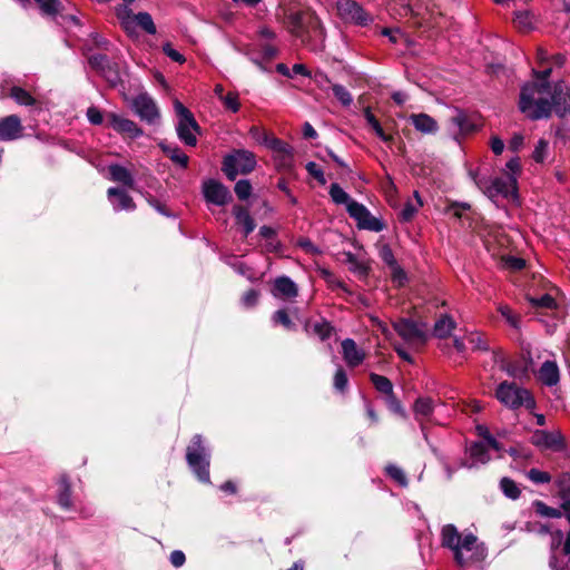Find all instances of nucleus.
Masks as SVG:
<instances>
[{
    "mask_svg": "<svg viewBox=\"0 0 570 570\" xmlns=\"http://www.w3.org/2000/svg\"><path fill=\"white\" fill-rule=\"evenodd\" d=\"M234 191L239 200H247L252 195L253 187L248 179H240L235 184Z\"/></svg>",
    "mask_w": 570,
    "mask_h": 570,
    "instance_id": "48",
    "label": "nucleus"
},
{
    "mask_svg": "<svg viewBox=\"0 0 570 570\" xmlns=\"http://www.w3.org/2000/svg\"><path fill=\"white\" fill-rule=\"evenodd\" d=\"M311 78L322 90H326L331 85V79L324 71L317 70Z\"/></svg>",
    "mask_w": 570,
    "mask_h": 570,
    "instance_id": "62",
    "label": "nucleus"
},
{
    "mask_svg": "<svg viewBox=\"0 0 570 570\" xmlns=\"http://www.w3.org/2000/svg\"><path fill=\"white\" fill-rule=\"evenodd\" d=\"M265 147L268 148L269 150H272L274 155L286 154V153L288 154V150L294 149L289 144L283 141L282 139H279L273 135L268 139V142Z\"/></svg>",
    "mask_w": 570,
    "mask_h": 570,
    "instance_id": "45",
    "label": "nucleus"
},
{
    "mask_svg": "<svg viewBox=\"0 0 570 570\" xmlns=\"http://www.w3.org/2000/svg\"><path fill=\"white\" fill-rule=\"evenodd\" d=\"M468 452H469L471 462L462 461L460 463L459 468L472 469V468L478 466L479 464L488 463L491 459V456L489 454V450L482 441L472 443L470 445Z\"/></svg>",
    "mask_w": 570,
    "mask_h": 570,
    "instance_id": "23",
    "label": "nucleus"
},
{
    "mask_svg": "<svg viewBox=\"0 0 570 570\" xmlns=\"http://www.w3.org/2000/svg\"><path fill=\"white\" fill-rule=\"evenodd\" d=\"M110 179L112 181L122 184L128 188H134L135 179L132 174L124 166L119 164H111L108 167Z\"/></svg>",
    "mask_w": 570,
    "mask_h": 570,
    "instance_id": "30",
    "label": "nucleus"
},
{
    "mask_svg": "<svg viewBox=\"0 0 570 570\" xmlns=\"http://www.w3.org/2000/svg\"><path fill=\"white\" fill-rule=\"evenodd\" d=\"M436 401L430 396H419L413 403L414 419L419 422L420 429L425 440L428 434L425 431V421H429L434 412Z\"/></svg>",
    "mask_w": 570,
    "mask_h": 570,
    "instance_id": "17",
    "label": "nucleus"
},
{
    "mask_svg": "<svg viewBox=\"0 0 570 570\" xmlns=\"http://www.w3.org/2000/svg\"><path fill=\"white\" fill-rule=\"evenodd\" d=\"M58 504L62 508V509H70L72 503H71V488H70V483H69V480L67 476H62L60 479V491H59V494H58Z\"/></svg>",
    "mask_w": 570,
    "mask_h": 570,
    "instance_id": "34",
    "label": "nucleus"
},
{
    "mask_svg": "<svg viewBox=\"0 0 570 570\" xmlns=\"http://www.w3.org/2000/svg\"><path fill=\"white\" fill-rule=\"evenodd\" d=\"M258 297H259V292L252 288L243 295L242 303L246 307H253L257 304Z\"/></svg>",
    "mask_w": 570,
    "mask_h": 570,
    "instance_id": "63",
    "label": "nucleus"
},
{
    "mask_svg": "<svg viewBox=\"0 0 570 570\" xmlns=\"http://www.w3.org/2000/svg\"><path fill=\"white\" fill-rule=\"evenodd\" d=\"M498 312L501 314V316L507 321V323L513 327L519 328L520 326V318L518 315H515L512 309L504 304L499 305Z\"/></svg>",
    "mask_w": 570,
    "mask_h": 570,
    "instance_id": "50",
    "label": "nucleus"
},
{
    "mask_svg": "<svg viewBox=\"0 0 570 570\" xmlns=\"http://www.w3.org/2000/svg\"><path fill=\"white\" fill-rule=\"evenodd\" d=\"M538 377L546 386H556L560 381V371L557 362L544 361L539 368Z\"/></svg>",
    "mask_w": 570,
    "mask_h": 570,
    "instance_id": "25",
    "label": "nucleus"
},
{
    "mask_svg": "<svg viewBox=\"0 0 570 570\" xmlns=\"http://www.w3.org/2000/svg\"><path fill=\"white\" fill-rule=\"evenodd\" d=\"M328 194L336 205H345L347 207L354 200L337 183H333L330 186Z\"/></svg>",
    "mask_w": 570,
    "mask_h": 570,
    "instance_id": "35",
    "label": "nucleus"
},
{
    "mask_svg": "<svg viewBox=\"0 0 570 570\" xmlns=\"http://www.w3.org/2000/svg\"><path fill=\"white\" fill-rule=\"evenodd\" d=\"M533 507L535 512L546 518L558 519L562 517V511L557 508L549 507L543 501H534Z\"/></svg>",
    "mask_w": 570,
    "mask_h": 570,
    "instance_id": "42",
    "label": "nucleus"
},
{
    "mask_svg": "<svg viewBox=\"0 0 570 570\" xmlns=\"http://www.w3.org/2000/svg\"><path fill=\"white\" fill-rule=\"evenodd\" d=\"M470 175L479 189L490 199H494L499 196L509 198L517 195V177L513 175L495 177L493 179L473 171H470Z\"/></svg>",
    "mask_w": 570,
    "mask_h": 570,
    "instance_id": "4",
    "label": "nucleus"
},
{
    "mask_svg": "<svg viewBox=\"0 0 570 570\" xmlns=\"http://www.w3.org/2000/svg\"><path fill=\"white\" fill-rule=\"evenodd\" d=\"M346 262L351 265V269L358 272L360 274H366L367 267L360 262L356 256L352 253H346Z\"/></svg>",
    "mask_w": 570,
    "mask_h": 570,
    "instance_id": "61",
    "label": "nucleus"
},
{
    "mask_svg": "<svg viewBox=\"0 0 570 570\" xmlns=\"http://www.w3.org/2000/svg\"><path fill=\"white\" fill-rule=\"evenodd\" d=\"M304 331L308 336H316L322 342L328 340L334 333V326L325 318L306 320L304 322Z\"/></svg>",
    "mask_w": 570,
    "mask_h": 570,
    "instance_id": "21",
    "label": "nucleus"
},
{
    "mask_svg": "<svg viewBox=\"0 0 570 570\" xmlns=\"http://www.w3.org/2000/svg\"><path fill=\"white\" fill-rule=\"evenodd\" d=\"M440 538L441 546L452 552L453 560L460 568L481 563L488 557L484 542L470 531L460 532L452 523L442 527Z\"/></svg>",
    "mask_w": 570,
    "mask_h": 570,
    "instance_id": "1",
    "label": "nucleus"
},
{
    "mask_svg": "<svg viewBox=\"0 0 570 570\" xmlns=\"http://www.w3.org/2000/svg\"><path fill=\"white\" fill-rule=\"evenodd\" d=\"M118 18L121 27L129 36L135 35L137 27H140L148 35H155L157 32L154 20L148 12L134 14L132 11L125 6L122 11L118 13Z\"/></svg>",
    "mask_w": 570,
    "mask_h": 570,
    "instance_id": "10",
    "label": "nucleus"
},
{
    "mask_svg": "<svg viewBox=\"0 0 570 570\" xmlns=\"http://www.w3.org/2000/svg\"><path fill=\"white\" fill-rule=\"evenodd\" d=\"M186 461L189 469L200 482L209 483L210 450L204 444L200 434H195L186 449Z\"/></svg>",
    "mask_w": 570,
    "mask_h": 570,
    "instance_id": "3",
    "label": "nucleus"
},
{
    "mask_svg": "<svg viewBox=\"0 0 570 570\" xmlns=\"http://www.w3.org/2000/svg\"><path fill=\"white\" fill-rule=\"evenodd\" d=\"M528 479L535 484H546L551 481L550 473L539 469H530L527 473Z\"/></svg>",
    "mask_w": 570,
    "mask_h": 570,
    "instance_id": "52",
    "label": "nucleus"
},
{
    "mask_svg": "<svg viewBox=\"0 0 570 570\" xmlns=\"http://www.w3.org/2000/svg\"><path fill=\"white\" fill-rule=\"evenodd\" d=\"M289 32L301 39L302 41H305L306 37V28H307V20H305L304 12L303 11H294L289 12L286 17Z\"/></svg>",
    "mask_w": 570,
    "mask_h": 570,
    "instance_id": "26",
    "label": "nucleus"
},
{
    "mask_svg": "<svg viewBox=\"0 0 570 570\" xmlns=\"http://www.w3.org/2000/svg\"><path fill=\"white\" fill-rule=\"evenodd\" d=\"M272 294L277 298L292 299L298 295V287L292 278L283 275L275 278Z\"/></svg>",
    "mask_w": 570,
    "mask_h": 570,
    "instance_id": "22",
    "label": "nucleus"
},
{
    "mask_svg": "<svg viewBox=\"0 0 570 570\" xmlns=\"http://www.w3.org/2000/svg\"><path fill=\"white\" fill-rule=\"evenodd\" d=\"M274 161L277 170L292 171L294 168V149L288 150V154L274 155Z\"/></svg>",
    "mask_w": 570,
    "mask_h": 570,
    "instance_id": "38",
    "label": "nucleus"
},
{
    "mask_svg": "<svg viewBox=\"0 0 570 570\" xmlns=\"http://www.w3.org/2000/svg\"><path fill=\"white\" fill-rule=\"evenodd\" d=\"M233 215L236 219V224L243 227L244 237H247L250 233L254 232L256 223L247 208L240 205H235L233 207Z\"/></svg>",
    "mask_w": 570,
    "mask_h": 570,
    "instance_id": "28",
    "label": "nucleus"
},
{
    "mask_svg": "<svg viewBox=\"0 0 570 570\" xmlns=\"http://www.w3.org/2000/svg\"><path fill=\"white\" fill-rule=\"evenodd\" d=\"M109 126L121 135H126L131 139L139 138L144 135L142 129L132 120L110 112L108 115Z\"/></svg>",
    "mask_w": 570,
    "mask_h": 570,
    "instance_id": "18",
    "label": "nucleus"
},
{
    "mask_svg": "<svg viewBox=\"0 0 570 570\" xmlns=\"http://www.w3.org/2000/svg\"><path fill=\"white\" fill-rule=\"evenodd\" d=\"M529 303L533 307H541V308H549L553 309L557 308V302L550 294H543L541 297H529Z\"/></svg>",
    "mask_w": 570,
    "mask_h": 570,
    "instance_id": "47",
    "label": "nucleus"
},
{
    "mask_svg": "<svg viewBox=\"0 0 570 570\" xmlns=\"http://www.w3.org/2000/svg\"><path fill=\"white\" fill-rule=\"evenodd\" d=\"M132 109L140 120L149 125L158 122L160 118L159 109L154 99L148 94H140L132 100Z\"/></svg>",
    "mask_w": 570,
    "mask_h": 570,
    "instance_id": "15",
    "label": "nucleus"
},
{
    "mask_svg": "<svg viewBox=\"0 0 570 570\" xmlns=\"http://www.w3.org/2000/svg\"><path fill=\"white\" fill-rule=\"evenodd\" d=\"M409 119L414 128L422 134L431 135L439 130L436 120L428 114H413Z\"/></svg>",
    "mask_w": 570,
    "mask_h": 570,
    "instance_id": "27",
    "label": "nucleus"
},
{
    "mask_svg": "<svg viewBox=\"0 0 570 570\" xmlns=\"http://www.w3.org/2000/svg\"><path fill=\"white\" fill-rule=\"evenodd\" d=\"M107 196L115 212H132L136 209V204L132 197L129 196V194L124 189H120L118 187H110L107 190Z\"/></svg>",
    "mask_w": 570,
    "mask_h": 570,
    "instance_id": "20",
    "label": "nucleus"
},
{
    "mask_svg": "<svg viewBox=\"0 0 570 570\" xmlns=\"http://www.w3.org/2000/svg\"><path fill=\"white\" fill-rule=\"evenodd\" d=\"M455 327L456 323L453 317L449 314H442L434 323L432 335L436 338H446Z\"/></svg>",
    "mask_w": 570,
    "mask_h": 570,
    "instance_id": "29",
    "label": "nucleus"
},
{
    "mask_svg": "<svg viewBox=\"0 0 570 570\" xmlns=\"http://www.w3.org/2000/svg\"><path fill=\"white\" fill-rule=\"evenodd\" d=\"M393 330L409 345L421 347L430 338L428 324L410 317H401L392 323Z\"/></svg>",
    "mask_w": 570,
    "mask_h": 570,
    "instance_id": "7",
    "label": "nucleus"
},
{
    "mask_svg": "<svg viewBox=\"0 0 570 570\" xmlns=\"http://www.w3.org/2000/svg\"><path fill=\"white\" fill-rule=\"evenodd\" d=\"M87 119L91 125L99 126L104 122V116L99 108L91 106L86 112Z\"/></svg>",
    "mask_w": 570,
    "mask_h": 570,
    "instance_id": "58",
    "label": "nucleus"
},
{
    "mask_svg": "<svg viewBox=\"0 0 570 570\" xmlns=\"http://www.w3.org/2000/svg\"><path fill=\"white\" fill-rule=\"evenodd\" d=\"M561 500L560 509L562 510V515H564L566 520L570 524V495H558Z\"/></svg>",
    "mask_w": 570,
    "mask_h": 570,
    "instance_id": "64",
    "label": "nucleus"
},
{
    "mask_svg": "<svg viewBox=\"0 0 570 570\" xmlns=\"http://www.w3.org/2000/svg\"><path fill=\"white\" fill-rule=\"evenodd\" d=\"M202 193L207 203L216 206H225L233 200L228 187L213 178L203 181Z\"/></svg>",
    "mask_w": 570,
    "mask_h": 570,
    "instance_id": "14",
    "label": "nucleus"
},
{
    "mask_svg": "<svg viewBox=\"0 0 570 570\" xmlns=\"http://www.w3.org/2000/svg\"><path fill=\"white\" fill-rule=\"evenodd\" d=\"M342 354L345 363L350 367H356L365 360V353L358 348L353 338H345L341 343Z\"/></svg>",
    "mask_w": 570,
    "mask_h": 570,
    "instance_id": "24",
    "label": "nucleus"
},
{
    "mask_svg": "<svg viewBox=\"0 0 570 570\" xmlns=\"http://www.w3.org/2000/svg\"><path fill=\"white\" fill-rule=\"evenodd\" d=\"M163 51L168 58H170L175 62L183 63L186 60L185 57L179 51L173 48L170 42H166L163 45Z\"/></svg>",
    "mask_w": 570,
    "mask_h": 570,
    "instance_id": "60",
    "label": "nucleus"
},
{
    "mask_svg": "<svg viewBox=\"0 0 570 570\" xmlns=\"http://www.w3.org/2000/svg\"><path fill=\"white\" fill-rule=\"evenodd\" d=\"M532 14L529 11H517L514 17V23L522 31L532 29Z\"/></svg>",
    "mask_w": 570,
    "mask_h": 570,
    "instance_id": "49",
    "label": "nucleus"
},
{
    "mask_svg": "<svg viewBox=\"0 0 570 570\" xmlns=\"http://www.w3.org/2000/svg\"><path fill=\"white\" fill-rule=\"evenodd\" d=\"M386 474L393 479L397 484L405 488L407 487V479L404 471L395 464H389L385 468Z\"/></svg>",
    "mask_w": 570,
    "mask_h": 570,
    "instance_id": "46",
    "label": "nucleus"
},
{
    "mask_svg": "<svg viewBox=\"0 0 570 570\" xmlns=\"http://www.w3.org/2000/svg\"><path fill=\"white\" fill-rule=\"evenodd\" d=\"M257 165L254 153L246 149H234L224 156L222 170L230 181L238 175L250 174Z\"/></svg>",
    "mask_w": 570,
    "mask_h": 570,
    "instance_id": "6",
    "label": "nucleus"
},
{
    "mask_svg": "<svg viewBox=\"0 0 570 570\" xmlns=\"http://www.w3.org/2000/svg\"><path fill=\"white\" fill-rule=\"evenodd\" d=\"M500 489L503 494L511 500H517L521 494V490L517 482L508 476L501 479Z\"/></svg>",
    "mask_w": 570,
    "mask_h": 570,
    "instance_id": "37",
    "label": "nucleus"
},
{
    "mask_svg": "<svg viewBox=\"0 0 570 570\" xmlns=\"http://www.w3.org/2000/svg\"><path fill=\"white\" fill-rule=\"evenodd\" d=\"M306 37L304 43H306L311 50L313 51H322L324 49L325 42V28L320 20V18L315 14H312L307 19V28H306Z\"/></svg>",
    "mask_w": 570,
    "mask_h": 570,
    "instance_id": "16",
    "label": "nucleus"
},
{
    "mask_svg": "<svg viewBox=\"0 0 570 570\" xmlns=\"http://www.w3.org/2000/svg\"><path fill=\"white\" fill-rule=\"evenodd\" d=\"M532 72H533L534 78L537 79V81H534V82L535 83H540V85H544V91L549 92V89L552 87V85L549 81V78L551 76L552 69L551 68H546V69H543L541 71H538V70L533 69Z\"/></svg>",
    "mask_w": 570,
    "mask_h": 570,
    "instance_id": "56",
    "label": "nucleus"
},
{
    "mask_svg": "<svg viewBox=\"0 0 570 570\" xmlns=\"http://www.w3.org/2000/svg\"><path fill=\"white\" fill-rule=\"evenodd\" d=\"M272 322H273L274 325H282V326H284L287 331H295L296 330V325L289 318L286 309H284V308L277 309L273 314Z\"/></svg>",
    "mask_w": 570,
    "mask_h": 570,
    "instance_id": "43",
    "label": "nucleus"
},
{
    "mask_svg": "<svg viewBox=\"0 0 570 570\" xmlns=\"http://www.w3.org/2000/svg\"><path fill=\"white\" fill-rule=\"evenodd\" d=\"M226 109L237 112L240 108L239 98L237 92H228L220 99Z\"/></svg>",
    "mask_w": 570,
    "mask_h": 570,
    "instance_id": "55",
    "label": "nucleus"
},
{
    "mask_svg": "<svg viewBox=\"0 0 570 570\" xmlns=\"http://www.w3.org/2000/svg\"><path fill=\"white\" fill-rule=\"evenodd\" d=\"M336 9L340 17L350 23L366 27L372 21V16L355 0H338Z\"/></svg>",
    "mask_w": 570,
    "mask_h": 570,
    "instance_id": "11",
    "label": "nucleus"
},
{
    "mask_svg": "<svg viewBox=\"0 0 570 570\" xmlns=\"http://www.w3.org/2000/svg\"><path fill=\"white\" fill-rule=\"evenodd\" d=\"M174 107L178 116V122L176 125L178 138L186 146L195 147L197 145V137L195 132H199V125L189 109H187L180 101L176 100Z\"/></svg>",
    "mask_w": 570,
    "mask_h": 570,
    "instance_id": "8",
    "label": "nucleus"
},
{
    "mask_svg": "<svg viewBox=\"0 0 570 570\" xmlns=\"http://www.w3.org/2000/svg\"><path fill=\"white\" fill-rule=\"evenodd\" d=\"M364 118L366 122L371 126V128L374 130L376 136L382 139L383 141H389L391 138L384 132L380 121L376 119V117L371 111L370 107H366L364 109Z\"/></svg>",
    "mask_w": 570,
    "mask_h": 570,
    "instance_id": "39",
    "label": "nucleus"
},
{
    "mask_svg": "<svg viewBox=\"0 0 570 570\" xmlns=\"http://www.w3.org/2000/svg\"><path fill=\"white\" fill-rule=\"evenodd\" d=\"M87 60L89 67L101 76L110 87L116 88L122 85V72L118 62L102 53L88 55Z\"/></svg>",
    "mask_w": 570,
    "mask_h": 570,
    "instance_id": "9",
    "label": "nucleus"
},
{
    "mask_svg": "<svg viewBox=\"0 0 570 570\" xmlns=\"http://www.w3.org/2000/svg\"><path fill=\"white\" fill-rule=\"evenodd\" d=\"M346 210L350 217L356 220L360 229L382 232L385 228V225L381 219L374 217L363 204L356 200L350 203Z\"/></svg>",
    "mask_w": 570,
    "mask_h": 570,
    "instance_id": "12",
    "label": "nucleus"
},
{
    "mask_svg": "<svg viewBox=\"0 0 570 570\" xmlns=\"http://www.w3.org/2000/svg\"><path fill=\"white\" fill-rule=\"evenodd\" d=\"M370 380L379 392L386 395L393 393V384L387 377L376 373H371Z\"/></svg>",
    "mask_w": 570,
    "mask_h": 570,
    "instance_id": "40",
    "label": "nucleus"
},
{
    "mask_svg": "<svg viewBox=\"0 0 570 570\" xmlns=\"http://www.w3.org/2000/svg\"><path fill=\"white\" fill-rule=\"evenodd\" d=\"M41 13L46 17L56 18L62 10L60 0H33Z\"/></svg>",
    "mask_w": 570,
    "mask_h": 570,
    "instance_id": "33",
    "label": "nucleus"
},
{
    "mask_svg": "<svg viewBox=\"0 0 570 570\" xmlns=\"http://www.w3.org/2000/svg\"><path fill=\"white\" fill-rule=\"evenodd\" d=\"M248 132L254 140L264 146L267 145L268 139L272 137L269 132L258 126H252Z\"/></svg>",
    "mask_w": 570,
    "mask_h": 570,
    "instance_id": "54",
    "label": "nucleus"
},
{
    "mask_svg": "<svg viewBox=\"0 0 570 570\" xmlns=\"http://www.w3.org/2000/svg\"><path fill=\"white\" fill-rule=\"evenodd\" d=\"M466 340L474 351L489 352L491 350L489 342L481 332H470Z\"/></svg>",
    "mask_w": 570,
    "mask_h": 570,
    "instance_id": "41",
    "label": "nucleus"
},
{
    "mask_svg": "<svg viewBox=\"0 0 570 570\" xmlns=\"http://www.w3.org/2000/svg\"><path fill=\"white\" fill-rule=\"evenodd\" d=\"M10 97L21 106H33L36 105V99L21 87L13 86L10 89Z\"/></svg>",
    "mask_w": 570,
    "mask_h": 570,
    "instance_id": "36",
    "label": "nucleus"
},
{
    "mask_svg": "<svg viewBox=\"0 0 570 570\" xmlns=\"http://www.w3.org/2000/svg\"><path fill=\"white\" fill-rule=\"evenodd\" d=\"M334 389L338 392H345L348 386L347 374L342 366H338L334 374Z\"/></svg>",
    "mask_w": 570,
    "mask_h": 570,
    "instance_id": "51",
    "label": "nucleus"
},
{
    "mask_svg": "<svg viewBox=\"0 0 570 570\" xmlns=\"http://www.w3.org/2000/svg\"><path fill=\"white\" fill-rule=\"evenodd\" d=\"M497 399L507 407L515 410L524 406L528 410L535 407V400L531 393L514 382L504 381L495 390Z\"/></svg>",
    "mask_w": 570,
    "mask_h": 570,
    "instance_id": "5",
    "label": "nucleus"
},
{
    "mask_svg": "<svg viewBox=\"0 0 570 570\" xmlns=\"http://www.w3.org/2000/svg\"><path fill=\"white\" fill-rule=\"evenodd\" d=\"M21 119L17 115H9L0 119V140L11 141L21 136Z\"/></svg>",
    "mask_w": 570,
    "mask_h": 570,
    "instance_id": "19",
    "label": "nucleus"
},
{
    "mask_svg": "<svg viewBox=\"0 0 570 570\" xmlns=\"http://www.w3.org/2000/svg\"><path fill=\"white\" fill-rule=\"evenodd\" d=\"M334 97L344 106L348 107L353 102V97L351 92L340 83H335L332 86Z\"/></svg>",
    "mask_w": 570,
    "mask_h": 570,
    "instance_id": "44",
    "label": "nucleus"
},
{
    "mask_svg": "<svg viewBox=\"0 0 570 570\" xmlns=\"http://www.w3.org/2000/svg\"><path fill=\"white\" fill-rule=\"evenodd\" d=\"M558 488V495H570V472H562L554 481Z\"/></svg>",
    "mask_w": 570,
    "mask_h": 570,
    "instance_id": "53",
    "label": "nucleus"
},
{
    "mask_svg": "<svg viewBox=\"0 0 570 570\" xmlns=\"http://www.w3.org/2000/svg\"><path fill=\"white\" fill-rule=\"evenodd\" d=\"M548 98L551 105V112L564 118L570 115V86L564 81H557L549 89Z\"/></svg>",
    "mask_w": 570,
    "mask_h": 570,
    "instance_id": "13",
    "label": "nucleus"
},
{
    "mask_svg": "<svg viewBox=\"0 0 570 570\" xmlns=\"http://www.w3.org/2000/svg\"><path fill=\"white\" fill-rule=\"evenodd\" d=\"M544 85L525 82L520 90L519 110L525 118L537 121L551 117V105Z\"/></svg>",
    "mask_w": 570,
    "mask_h": 570,
    "instance_id": "2",
    "label": "nucleus"
},
{
    "mask_svg": "<svg viewBox=\"0 0 570 570\" xmlns=\"http://www.w3.org/2000/svg\"><path fill=\"white\" fill-rule=\"evenodd\" d=\"M451 121L461 134H470L476 129V126L470 117L461 109H455V115L452 117Z\"/></svg>",
    "mask_w": 570,
    "mask_h": 570,
    "instance_id": "32",
    "label": "nucleus"
},
{
    "mask_svg": "<svg viewBox=\"0 0 570 570\" xmlns=\"http://www.w3.org/2000/svg\"><path fill=\"white\" fill-rule=\"evenodd\" d=\"M158 146L173 163L178 165L180 168H187L189 157L177 145H170L161 141Z\"/></svg>",
    "mask_w": 570,
    "mask_h": 570,
    "instance_id": "31",
    "label": "nucleus"
},
{
    "mask_svg": "<svg viewBox=\"0 0 570 570\" xmlns=\"http://www.w3.org/2000/svg\"><path fill=\"white\" fill-rule=\"evenodd\" d=\"M419 205H414L411 202H407L402 210L400 212V218L402 222H410L414 215L417 213Z\"/></svg>",
    "mask_w": 570,
    "mask_h": 570,
    "instance_id": "59",
    "label": "nucleus"
},
{
    "mask_svg": "<svg viewBox=\"0 0 570 570\" xmlns=\"http://www.w3.org/2000/svg\"><path fill=\"white\" fill-rule=\"evenodd\" d=\"M307 173L314 177L321 185L326 184V178L323 169L314 161H308L305 166Z\"/></svg>",
    "mask_w": 570,
    "mask_h": 570,
    "instance_id": "57",
    "label": "nucleus"
}]
</instances>
